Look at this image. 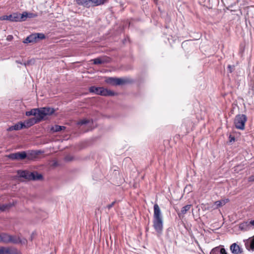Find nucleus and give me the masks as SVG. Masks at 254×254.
<instances>
[{
    "instance_id": "1",
    "label": "nucleus",
    "mask_w": 254,
    "mask_h": 254,
    "mask_svg": "<svg viewBox=\"0 0 254 254\" xmlns=\"http://www.w3.org/2000/svg\"><path fill=\"white\" fill-rule=\"evenodd\" d=\"M55 112L54 109L50 107H44L35 108L26 112L27 116H34L35 117H39L40 119H43L46 116L53 114Z\"/></svg>"
},
{
    "instance_id": "2",
    "label": "nucleus",
    "mask_w": 254,
    "mask_h": 254,
    "mask_svg": "<svg viewBox=\"0 0 254 254\" xmlns=\"http://www.w3.org/2000/svg\"><path fill=\"white\" fill-rule=\"evenodd\" d=\"M17 174L19 177L29 180H40L42 179V175L36 172H30L28 171L19 170Z\"/></svg>"
},
{
    "instance_id": "3",
    "label": "nucleus",
    "mask_w": 254,
    "mask_h": 254,
    "mask_svg": "<svg viewBox=\"0 0 254 254\" xmlns=\"http://www.w3.org/2000/svg\"><path fill=\"white\" fill-rule=\"evenodd\" d=\"M89 90L90 92L102 96H113L115 95V93L113 91L108 90L103 87L91 86L89 88Z\"/></svg>"
},
{
    "instance_id": "4",
    "label": "nucleus",
    "mask_w": 254,
    "mask_h": 254,
    "mask_svg": "<svg viewBox=\"0 0 254 254\" xmlns=\"http://www.w3.org/2000/svg\"><path fill=\"white\" fill-rule=\"evenodd\" d=\"M247 118L245 115L239 114L235 117L234 124L237 129L244 130Z\"/></svg>"
},
{
    "instance_id": "5",
    "label": "nucleus",
    "mask_w": 254,
    "mask_h": 254,
    "mask_svg": "<svg viewBox=\"0 0 254 254\" xmlns=\"http://www.w3.org/2000/svg\"><path fill=\"white\" fill-rule=\"evenodd\" d=\"M239 228L242 231H248L254 228V220L251 221H246L239 225Z\"/></svg>"
},
{
    "instance_id": "6",
    "label": "nucleus",
    "mask_w": 254,
    "mask_h": 254,
    "mask_svg": "<svg viewBox=\"0 0 254 254\" xmlns=\"http://www.w3.org/2000/svg\"><path fill=\"white\" fill-rule=\"evenodd\" d=\"M20 13H13L9 15H3L0 17V20H9L10 21H20Z\"/></svg>"
},
{
    "instance_id": "7",
    "label": "nucleus",
    "mask_w": 254,
    "mask_h": 254,
    "mask_svg": "<svg viewBox=\"0 0 254 254\" xmlns=\"http://www.w3.org/2000/svg\"><path fill=\"white\" fill-rule=\"evenodd\" d=\"M163 219H153V227L156 232L160 235L162 233L163 228Z\"/></svg>"
},
{
    "instance_id": "8",
    "label": "nucleus",
    "mask_w": 254,
    "mask_h": 254,
    "mask_svg": "<svg viewBox=\"0 0 254 254\" xmlns=\"http://www.w3.org/2000/svg\"><path fill=\"white\" fill-rule=\"evenodd\" d=\"M27 157V154L25 151L17 152L14 153H11L8 155V157L11 160H21L25 159Z\"/></svg>"
},
{
    "instance_id": "9",
    "label": "nucleus",
    "mask_w": 254,
    "mask_h": 254,
    "mask_svg": "<svg viewBox=\"0 0 254 254\" xmlns=\"http://www.w3.org/2000/svg\"><path fill=\"white\" fill-rule=\"evenodd\" d=\"M0 254H18V252L14 247L0 246Z\"/></svg>"
},
{
    "instance_id": "10",
    "label": "nucleus",
    "mask_w": 254,
    "mask_h": 254,
    "mask_svg": "<svg viewBox=\"0 0 254 254\" xmlns=\"http://www.w3.org/2000/svg\"><path fill=\"white\" fill-rule=\"evenodd\" d=\"M42 120V119H40L39 117H33L24 122L23 124L25 125V128H28L40 122Z\"/></svg>"
},
{
    "instance_id": "11",
    "label": "nucleus",
    "mask_w": 254,
    "mask_h": 254,
    "mask_svg": "<svg viewBox=\"0 0 254 254\" xmlns=\"http://www.w3.org/2000/svg\"><path fill=\"white\" fill-rule=\"evenodd\" d=\"M38 16L37 14L31 13V12H27L26 11L23 12L22 14H20V21H24L26 20L27 18H32L36 17Z\"/></svg>"
},
{
    "instance_id": "12",
    "label": "nucleus",
    "mask_w": 254,
    "mask_h": 254,
    "mask_svg": "<svg viewBox=\"0 0 254 254\" xmlns=\"http://www.w3.org/2000/svg\"><path fill=\"white\" fill-rule=\"evenodd\" d=\"M153 219H163L159 205L157 204L154 205Z\"/></svg>"
},
{
    "instance_id": "13",
    "label": "nucleus",
    "mask_w": 254,
    "mask_h": 254,
    "mask_svg": "<svg viewBox=\"0 0 254 254\" xmlns=\"http://www.w3.org/2000/svg\"><path fill=\"white\" fill-rule=\"evenodd\" d=\"M232 253L234 254H240L242 253V250L236 243H233L230 247Z\"/></svg>"
},
{
    "instance_id": "14",
    "label": "nucleus",
    "mask_w": 254,
    "mask_h": 254,
    "mask_svg": "<svg viewBox=\"0 0 254 254\" xmlns=\"http://www.w3.org/2000/svg\"><path fill=\"white\" fill-rule=\"evenodd\" d=\"M25 128V125L23 124V123L20 122L16 124L14 126H12L9 127L7 130L8 131H12V130H18L22 128Z\"/></svg>"
},
{
    "instance_id": "15",
    "label": "nucleus",
    "mask_w": 254,
    "mask_h": 254,
    "mask_svg": "<svg viewBox=\"0 0 254 254\" xmlns=\"http://www.w3.org/2000/svg\"><path fill=\"white\" fill-rule=\"evenodd\" d=\"M210 254H227V253L224 248L216 247L211 250Z\"/></svg>"
},
{
    "instance_id": "16",
    "label": "nucleus",
    "mask_w": 254,
    "mask_h": 254,
    "mask_svg": "<svg viewBox=\"0 0 254 254\" xmlns=\"http://www.w3.org/2000/svg\"><path fill=\"white\" fill-rule=\"evenodd\" d=\"M36 33H34L28 36L23 41L24 43H29L37 42Z\"/></svg>"
},
{
    "instance_id": "17",
    "label": "nucleus",
    "mask_w": 254,
    "mask_h": 254,
    "mask_svg": "<svg viewBox=\"0 0 254 254\" xmlns=\"http://www.w3.org/2000/svg\"><path fill=\"white\" fill-rule=\"evenodd\" d=\"M107 0H89L90 7L103 4Z\"/></svg>"
},
{
    "instance_id": "18",
    "label": "nucleus",
    "mask_w": 254,
    "mask_h": 254,
    "mask_svg": "<svg viewBox=\"0 0 254 254\" xmlns=\"http://www.w3.org/2000/svg\"><path fill=\"white\" fill-rule=\"evenodd\" d=\"M93 63L95 64H101L104 63H108L109 60L107 58H98L92 60Z\"/></svg>"
},
{
    "instance_id": "19",
    "label": "nucleus",
    "mask_w": 254,
    "mask_h": 254,
    "mask_svg": "<svg viewBox=\"0 0 254 254\" xmlns=\"http://www.w3.org/2000/svg\"><path fill=\"white\" fill-rule=\"evenodd\" d=\"M20 243H21V240L19 237L14 235H9L8 244H18Z\"/></svg>"
},
{
    "instance_id": "20",
    "label": "nucleus",
    "mask_w": 254,
    "mask_h": 254,
    "mask_svg": "<svg viewBox=\"0 0 254 254\" xmlns=\"http://www.w3.org/2000/svg\"><path fill=\"white\" fill-rule=\"evenodd\" d=\"M77 4L84 7L89 8L90 7L89 0H75Z\"/></svg>"
},
{
    "instance_id": "21",
    "label": "nucleus",
    "mask_w": 254,
    "mask_h": 254,
    "mask_svg": "<svg viewBox=\"0 0 254 254\" xmlns=\"http://www.w3.org/2000/svg\"><path fill=\"white\" fill-rule=\"evenodd\" d=\"M246 247L249 250H254V237L246 243Z\"/></svg>"
},
{
    "instance_id": "22",
    "label": "nucleus",
    "mask_w": 254,
    "mask_h": 254,
    "mask_svg": "<svg viewBox=\"0 0 254 254\" xmlns=\"http://www.w3.org/2000/svg\"><path fill=\"white\" fill-rule=\"evenodd\" d=\"M9 235L5 233L1 234V239L0 241L1 243L4 244H8Z\"/></svg>"
},
{
    "instance_id": "23",
    "label": "nucleus",
    "mask_w": 254,
    "mask_h": 254,
    "mask_svg": "<svg viewBox=\"0 0 254 254\" xmlns=\"http://www.w3.org/2000/svg\"><path fill=\"white\" fill-rule=\"evenodd\" d=\"M229 201V199H222L220 200L215 201V204L217 206V208H218L224 205Z\"/></svg>"
},
{
    "instance_id": "24",
    "label": "nucleus",
    "mask_w": 254,
    "mask_h": 254,
    "mask_svg": "<svg viewBox=\"0 0 254 254\" xmlns=\"http://www.w3.org/2000/svg\"><path fill=\"white\" fill-rule=\"evenodd\" d=\"M65 128V127L64 126L55 125V126L52 127L51 129L53 132H59L62 130L64 129Z\"/></svg>"
},
{
    "instance_id": "25",
    "label": "nucleus",
    "mask_w": 254,
    "mask_h": 254,
    "mask_svg": "<svg viewBox=\"0 0 254 254\" xmlns=\"http://www.w3.org/2000/svg\"><path fill=\"white\" fill-rule=\"evenodd\" d=\"M191 207V205H187L184 206L181 211V213L182 214H185L190 209Z\"/></svg>"
},
{
    "instance_id": "26",
    "label": "nucleus",
    "mask_w": 254,
    "mask_h": 254,
    "mask_svg": "<svg viewBox=\"0 0 254 254\" xmlns=\"http://www.w3.org/2000/svg\"><path fill=\"white\" fill-rule=\"evenodd\" d=\"M125 83V80L122 78H115V85H122Z\"/></svg>"
},
{
    "instance_id": "27",
    "label": "nucleus",
    "mask_w": 254,
    "mask_h": 254,
    "mask_svg": "<svg viewBox=\"0 0 254 254\" xmlns=\"http://www.w3.org/2000/svg\"><path fill=\"white\" fill-rule=\"evenodd\" d=\"M89 122H90L89 120L85 119L81 120L80 121L78 122L77 124L78 125H83L87 124L89 123Z\"/></svg>"
},
{
    "instance_id": "28",
    "label": "nucleus",
    "mask_w": 254,
    "mask_h": 254,
    "mask_svg": "<svg viewBox=\"0 0 254 254\" xmlns=\"http://www.w3.org/2000/svg\"><path fill=\"white\" fill-rule=\"evenodd\" d=\"M115 78L114 77H109L106 80L107 83L112 85H115Z\"/></svg>"
},
{
    "instance_id": "29",
    "label": "nucleus",
    "mask_w": 254,
    "mask_h": 254,
    "mask_svg": "<svg viewBox=\"0 0 254 254\" xmlns=\"http://www.w3.org/2000/svg\"><path fill=\"white\" fill-rule=\"evenodd\" d=\"M36 33L37 40L39 39L42 40V39H44L45 38V36L44 34L38 33Z\"/></svg>"
},
{
    "instance_id": "30",
    "label": "nucleus",
    "mask_w": 254,
    "mask_h": 254,
    "mask_svg": "<svg viewBox=\"0 0 254 254\" xmlns=\"http://www.w3.org/2000/svg\"><path fill=\"white\" fill-rule=\"evenodd\" d=\"M7 208L6 205H0V210L1 211H3Z\"/></svg>"
},
{
    "instance_id": "31",
    "label": "nucleus",
    "mask_w": 254,
    "mask_h": 254,
    "mask_svg": "<svg viewBox=\"0 0 254 254\" xmlns=\"http://www.w3.org/2000/svg\"><path fill=\"white\" fill-rule=\"evenodd\" d=\"M116 201H113L111 204L107 205L106 207L108 209H110L115 204Z\"/></svg>"
},
{
    "instance_id": "32",
    "label": "nucleus",
    "mask_w": 254,
    "mask_h": 254,
    "mask_svg": "<svg viewBox=\"0 0 254 254\" xmlns=\"http://www.w3.org/2000/svg\"><path fill=\"white\" fill-rule=\"evenodd\" d=\"M30 155L34 157H35L37 155H38V152L36 151H32L30 153Z\"/></svg>"
},
{
    "instance_id": "33",
    "label": "nucleus",
    "mask_w": 254,
    "mask_h": 254,
    "mask_svg": "<svg viewBox=\"0 0 254 254\" xmlns=\"http://www.w3.org/2000/svg\"><path fill=\"white\" fill-rule=\"evenodd\" d=\"M249 181L254 182V176H252L249 178Z\"/></svg>"
},
{
    "instance_id": "34",
    "label": "nucleus",
    "mask_w": 254,
    "mask_h": 254,
    "mask_svg": "<svg viewBox=\"0 0 254 254\" xmlns=\"http://www.w3.org/2000/svg\"><path fill=\"white\" fill-rule=\"evenodd\" d=\"M13 38V36L11 35H8L7 37V40L8 41H10Z\"/></svg>"
},
{
    "instance_id": "35",
    "label": "nucleus",
    "mask_w": 254,
    "mask_h": 254,
    "mask_svg": "<svg viewBox=\"0 0 254 254\" xmlns=\"http://www.w3.org/2000/svg\"><path fill=\"white\" fill-rule=\"evenodd\" d=\"M16 63L19 64H23L22 63L19 61H16Z\"/></svg>"
},
{
    "instance_id": "36",
    "label": "nucleus",
    "mask_w": 254,
    "mask_h": 254,
    "mask_svg": "<svg viewBox=\"0 0 254 254\" xmlns=\"http://www.w3.org/2000/svg\"><path fill=\"white\" fill-rule=\"evenodd\" d=\"M228 67L229 68H230V71L231 72L232 71V70H231V66L230 65H229L228 66Z\"/></svg>"
},
{
    "instance_id": "37",
    "label": "nucleus",
    "mask_w": 254,
    "mask_h": 254,
    "mask_svg": "<svg viewBox=\"0 0 254 254\" xmlns=\"http://www.w3.org/2000/svg\"><path fill=\"white\" fill-rule=\"evenodd\" d=\"M235 140V138L233 137V138H232L230 140V141H232V140Z\"/></svg>"
},
{
    "instance_id": "38",
    "label": "nucleus",
    "mask_w": 254,
    "mask_h": 254,
    "mask_svg": "<svg viewBox=\"0 0 254 254\" xmlns=\"http://www.w3.org/2000/svg\"><path fill=\"white\" fill-rule=\"evenodd\" d=\"M66 159L67 160H70V159H69L67 158V157H66Z\"/></svg>"
},
{
    "instance_id": "39",
    "label": "nucleus",
    "mask_w": 254,
    "mask_h": 254,
    "mask_svg": "<svg viewBox=\"0 0 254 254\" xmlns=\"http://www.w3.org/2000/svg\"><path fill=\"white\" fill-rule=\"evenodd\" d=\"M1 239V234H0V240ZM0 243H1V241H0Z\"/></svg>"
}]
</instances>
